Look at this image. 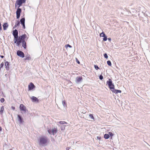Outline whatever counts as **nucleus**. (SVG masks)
Returning <instances> with one entry per match:
<instances>
[{
    "label": "nucleus",
    "mask_w": 150,
    "mask_h": 150,
    "mask_svg": "<svg viewBox=\"0 0 150 150\" xmlns=\"http://www.w3.org/2000/svg\"><path fill=\"white\" fill-rule=\"evenodd\" d=\"M106 83L108 85L109 88L111 91L114 89L115 86L111 79H109L107 81Z\"/></svg>",
    "instance_id": "obj_1"
},
{
    "label": "nucleus",
    "mask_w": 150,
    "mask_h": 150,
    "mask_svg": "<svg viewBox=\"0 0 150 150\" xmlns=\"http://www.w3.org/2000/svg\"><path fill=\"white\" fill-rule=\"evenodd\" d=\"M26 0H17L15 4L16 7V5H18V7L19 8L22 5V4L25 3Z\"/></svg>",
    "instance_id": "obj_2"
},
{
    "label": "nucleus",
    "mask_w": 150,
    "mask_h": 150,
    "mask_svg": "<svg viewBox=\"0 0 150 150\" xmlns=\"http://www.w3.org/2000/svg\"><path fill=\"white\" fill-rule=\"evenodd\" d=\"M47 142V140L44 137H41L40 138L39 144L40 146H43Z\"/></svg>",
    "instance_id": "obj_3"
},
{
    "label": "nucleus",
    "mask_w": 150,
    "mask_h": 150,
    "mask_svg": "<svg viewBox=\"0 0 150 150\" xmlns=\"http://www.w3.org/2000/svg\"><path fill=\"white\" fill-rule=\"evenodd\" d=\"M47 132L50 134L54 135V134H56L57 132V128H54L52 129H50L47 130Z\"/></svg>",
    "instance_id": "obj_4"
},
{
    "label": "nucleus",
    "mask_w": 150,
    "mask_h": 150,
    "mask_svg": "<svg viewBox=\"0 0 150 150\" xmlns=\"http://www.w3.org/2000/svg\"><path fill=\"white\" fill-rule=\"evenodd\" d=\"M13 35L14 37V40L17 41V39H18V32L16 29H15L13 31Z\"/></svg>",
    "instance_id": "obj_5"
},
{
    "label": "nucleus",
    "mask_w": 150,
    "mask_h": 150,
    "mask_svg": "<svg viewBox=\"0 0 150 150\" xmlns=\"http://www.w3.org/2000/svg\"><path fill=\"white\" fill-rule=\"evenodd\" d=\"M17 117L19 124H23L24 123V121L22 117L19 115H18Z\"/></svg>",
    "instance_id": "obj_6"
},
{
    "label": "nucleus",
    "mask_w": 150,
    "mask_h": 150,
    "mask_svg": "<svg viewBox=\"0 0 150 150\" xmlns=\"http://www.w3.org/2000/svg\"><path fill=\"white\" fill-rule=\"evenodd\" d=\"M21 12V9L18 7L16 11V18L17 19H18L20 18Z\"/></svg>",
    "instance_id": "obj_7"
},
{
    "label": "nucleus",
    "mask_w": 150,
    "mask_h": 150,
    "mask_svg": "<svg viewBox=\"0 0 150 150\" xmlns=\"http://www.w3.org/2000/svg\"><path fill=\"white\" fill-rule=\"evenodd\" d=\"M26 35L25 34H23L21 36L18 37V40L21 42L23 41H25V39L26 38Z\"/></svg>",
    "instance_id": "obj_8"
},
{
    "label": "nucleus",
    "mask_w": 150,
    "mask_h": 150,
    "mask_svg": "<svg viewBox=\"0 0 150 150\" xmlns=\"http://www.w3.org/2000/svg\"><path fill=\"white\" fill-rule=\"evenodd\" d=\"M17 54L18 56L21 58H23L24 57V53L20 50H18L17 51Z\"/></svg>",
    "instance_id": "obj_9"
},
{
    "label": "nucleus",
    "mask_w": 150,
    "mask_h": 150,
    "mask_svg": "<svg viewBox=\"0 0 150 150\" xmlns=\"http://www.w3.org/2000/svg\"><path fill=\"white\" fill-rule=\"evenodd\" d=\"M35 87V86L34 85L33 83L31 82L28 85V89L30 91L32 90Z\"/></svg>",
    "instance_id": "obj_10"
},
{
    "label": "nucleus",
    "mask_w": 150,
    "mask_h": 150,
    "mask_svg": "<svg viewBox=\"0 0 150 150\" xmlns=\"http://www.w3.org/2000/svg\"><path fill=\"white\" fill-rule=\"evenodd\" d=\"M20 108L21 111H23L25 112H26L25 107L23 104H21L20 105Z\"/></svg>",
    "instance_id": "obj_11"
},
{
    "label": "nucleus",
    "mask_w": 150,
    "mask_h": 150,
    "mask_svg": "<svg viewBox=\"0 0 150 150\" xmlns=\"http://www.w3.org/2000/svg\"><path fill=\"white\" fill-rule=\"evenodd\" d=\"M5 66L6 69V70H9L10 68V65L9 63L8 62L6 61L5 62Z\"/></svg>",
    "instance_id": "obj_12"
},
{
    "label": "nucleus",
    "mask_w": 150,
    "mask_h": 150,
    "mask_svg": "<svg viewBox=\"0 0 150 150\" xmlns=\"http://www.w3.org/2000/svg\"><path fill=\"white\" fill-rule=\"evenodd\" d=\"M113 93H115L116 94L118 93H121L122 92L120 90H118L114 88V89L112 91Z\"/></svg>",
    "instance_id": "obj_13"
},
{
    "label": "nucleus",
    "mask_w": 150,
    "mask_h": 150,
    "mask_svg": "<svg viewBox=\"0 0 150 150\" xmlns=\"http://www.w3.org/2000/svg\"><path fill=\"white\" fill-rule=\"evenodd\" d=\"M82 80V76H78L77 77L76 79V82L77 83H78L80 82V81H81Z\"/></svg>",
    "instance_id": "obj_14"
},
{
    "label": "nucleus",
    "mask_w": 150,
    "mask_h": 150,
    "mask_svg": "<svg viewBox=\"0 0 150 150\" xmlns=\"http://www.w3.org/2000/svg\"><path fill=\"white\" fill-rule=\"evenodd\" d=\"M4 30H6L8 28V25L7 23H4L3 25Z\"/></svg>",
    "instance_id": "obj_15"
},
{
    "label": "nucleus",
    "mask_w": 150,
    "mask_h": 150,
    "mask_svg": "<svg viewBox=\"0 0 150 150\" xmlns=\"http://www.w3.org/2000/svg\"><path fill=\"white\" fill-rule=\"evenodd\" d=\"M17 41H16L15 40H14V42L15 43H16L17 46H19L21 42L18 40V39H17Z\"/></svg>",
    "instance_id": "obj_16"
},
{
    "label": "nucleus",
    "mask_w": 150,
    "mask_h": 150,
    "mask_svg": "<svg viewBox=\"0 0 150 150\" xmlns=\"http://www.w3.org/2000/svg\"><path fill=\"white\" fill-rule=\"evenodd\" d=\"M22 44V47L26 49V45L25 41H23L21 42Z\"/></svg>",
    "instance_id": "obj_17"
},
{
    "label": "nucleus",
    "mask_w": 150,
    "mask_h": 150,
    "mask_svg": "<svg viewBox=\"0 0 150 150\" xmlns=\"http://www.w3.org/2000/svg\"><path fill=\"white\" fill-rule=\"evenodd\" d=\"M31 99L32 100V101L33 102H36L37 101H38V98L34 96H32L31 97Z\"/></svg>",
    "instance_id": "obj_18"
},
{
    "label": "nucleus",
    "mask_w": 150,
    "mask_h": 150,
    "mask_svg": "<svg viewBox=\"0 0 150 150\" xmlns=\"http://www.w3.org/2000/svg\"><path fill=\"white\" fill-rule=\"evenodd\" d=\"M21 23L22 25L25 24V18H22L20 20Z\"/></svg>",
    "instance_id": "obj_19"
},
{
    "label": "nucleus",
    "mask_w": 150,
    "mask_h": 150,
    "mask_svg": "<svg viewBox=\"0 0 150 150\" xmlns=\"http://www.w3.org/2000/svg\"><path fill=\"white\" fill-rule=\"evenodd\" d=\"M4 106H2L1 107V108L0 110V114L1 115H2V113L3 112V111H4Z\"/></svg>",
    "instance_id": "obj_20"
},
{
    "label": "nucleus",
    "mask_w": 150,
    "mask_h": 150,
    "mask_svg": "<svg viewBox=\"0 0 150 150\" xmlns=\"http://www.w3.org/2000/svg\"><path fill=\"white\" fill-rule=\"evenodd\" d=\"M104 137L105 139H108L110 137L109 135L108 134H105L104 135Z\"/></svg>",
    "instance_id": "obj_21"
},
{
    "label": "nucleus",
    "mask_w": 150,
    "mask_h": 150,
    "mask_svg": "<svg viewBox=\"0 0 150 150\" xmlns=\"http://www.w3.org/2000/svg\"><path fill=\"white\" fill-rule=\"evenodd\" d=\"M66 126L64 125H62L61 126V129L62 131L64 130L65 129Z\"/></svg>",
    "instance_id": "obj_22"
},
{
    "label": "nucleus",
    "mask_w": 150,
    "mask_h": 150,
    "mask_svg": "<svg viewBox=\"0 0 150 150\" xmlns=\"http://www.w3.org/2000/svg\"><path fill=\"white\" fill-rule=\"evenodd\" d=\"M105 33H104L103 32L102 33H100V37H104V36L105 35Z\"/></svg>",
    "instance_id": "obj_23"
},
{
    "label": "nucleus",
    "mask_w": 150,
    "mask_h": 150,
    "mask_svg": "<svg viewBox=\"0 0 150 150\" xmlns=\"http://www.w3.org/2000/svg\"><path fill=\"white\" fill-rule=\"evenodd\" d=\"M103 37V41H106L108 39L106 35H105Z\"/></svg>",
    "instance_id": "obj_24"
},
{
    "label": "nucleus",
    "mask_w": 150,
    "mask_h": 150,
    "mask_svg": "<svg viewBox=\"0 0 150 150\" xmlns=\"http://www.w3.org/2000/svg\"><path fill=\"white\" fill-rule=\"evenodd\" d=\"M62 104L64 107L67 106L66 103L64 100L62 101Z\"/></svg>",
    "instance_id": "obj_25"
},
{
    "label": "nucleus",
    "mask_w": 150,
    "mask_h": 150,
    "mask_svg": "<svg viewBox=\"0 0 150 150\" xmlns=\"http://www.w3.org/2000/svg\"><path fill=\"white\" fill-rule=\"evenodd\" d=\"M107 64L110 66H111L112 65V64L111 62V61L110 60H108L107 61Z\"/></svg>",
    "instance_id": "obj_26"
},
{
    "label": "nucleus",
    "mask_w": 150,
    "mask_h": 150,
    "mask_svg": "<svg viewBox=\"0 0 150 150\" xmlns=\"http://www.w3.org/2000/svg\"><path fill=\"white\" fill-rule=\"evenodd\" d=\"M89 116L93 120H94V117L93 116L92 114H90L89 115Z\"/></svg>",
    "instance_id": "obj_27"
},
{
    "label": "nucleus",
    "mask_w": 150,
    "mask_h": 150,
    "mask_svg": "<svg viewBox=\"0 0 150 150\" xmlns=\"http://www.w3.org/2000/svg\"><path fill=\"white\" fill-rule=\"evenodd\" d=\"M59 123L60 124H61L63 125L64 124H67V123L65 121H60L59 122Z\"/></svg>",
    "instance_id": "obj_28"
},
{
    "label": "nucleus",
    "mask_w": 150,
    "mask_h": 150,
    "mask_svg": "<svg viewBox=\"0 0 150 150\" xmlns=\"http://www.w3.org/2000/svg\"><path fill=\"white\" fill-rule=\"evenodd\" d=\"M31 59L30 57V55H29L25 59V60H29Z\"/></svg>",
    "instance_id": "obj_29"
},
{
    "label": "nucleus",
    "mask_w": 150,
    "mask_h": 150,
    "mask_svg": "<svg viewBox=\"0 0 150 150\" xmlns=\"http://www.w3.org/2000/svg\"><path fill=\"white\" fill-rule=\"evenodd\" d=\"M94 68L96 70H97L99 69V67H98V66L97 65H94Z\"/></svg>",
    "instance_id": "obj_30"
},
{
    "label": "nucleus",
    "mask_w": 150,
    "mask_h": 150,
    "mask_svg": "<svg viewBox=\"0 0 150 150\" xmlns=\"http://www.w3.org/2000/svg\"><path fill=\"white\" fill-rule=\"evenodd\" d=\"M146 20H144V19H143L142 20V21L143 22H144V23H146V22H147V23H149V20H148V18H146Z\"/></svg>",
    "instance_id": "obj_31"
},
{
    "label": "nucleus",
    "mask_w": 150,
    "mask_h": 150,
    "mask_svg": "<svg viewBox=\"0 0 150 150\" xmlns=\"http://www.w3.org/2000/svg\"><path fill=\"white\" fill-rule=\"evenodd\" d=\"M104 57L106 59H107L108 57V55L107 53H104L103 54Z\"/></svg>",
    "instance_id": "obj_32"
},
{
    "label": "nucleus",
    "mask_w": 150,
    "mask_h": 150,
    "mask_svg": "<svg viewBox=\"0 0 150 150\" xmlns=\"http://www.w3.org/2000/svg\"><path fill=\"white\" fill-rule=\"evenodd\" d=\"M102 74L100 75L99 76V79L100 80H102L103 79V77L102 75Z\"/></svg>",
    "instance_id": "obj_33"
},
{
    "label": "nucleus",
    "mask_w": 150,
    "mask_h": 150,
    "mask_svg": "<svg viewBox=\"0 0 150 150\" xmlns=\"http://www.w3.org/2000/svg\"><path fill=\"white\" fill-rule=\"evenodd\" d=\"M65 46V47L66 48H67L68 47H69V48H71L72 47V46L71 45H70L68 44L66 45Z\"/></svg>",
    "instance_id": "obj_34"
},
{
    "label": "nucleus",
    "mask_w": 150,
    "mask_h": 150,
    "mask_svg": "<svg viewBox=\"0 0 150 150\" xmlns=\"http://www.w3.org/2000/svg\"><path fill=\"white\" fill-rule=\"evenodd\" d=\"M108 134L109 135V136L112 137V136H113L114 134H113L112 132H109Z\"/></svg>",
    "instance_id": "obj_35"
},
{
    "label": "nucleus",
    "mask_w": 150,
    "mask_h": 150,
    "mask_svg": "<svg viewBox=\"0 0 150 150\" xmlns=\"http://www.w3.org/2000/svg\"><path fill=\"white\" fill-rule=\"evenodd\" d=\"M20 24V22L19 21H17L16 23V24L17 26H18Z\"/></svg>",
    "instance_id": "obj_36"
},
{
    "label": "nucleus",
    "mask_w": 150,
    "mask_h": 150,
    "mask_svg": "<svg viewBox=\"0 0 150 150\" xmlns=\"http://www.w3.org/2000/svg\"><path fill=\"white\" fill-rule=\"evenodd\" d=\"M5 101L4 99L3 98H1L0 100L1 102V103H3Z\"/></svg>",
    "instance_id": "obj_37"
},
{
    "label": "nucleus",
    "mask_w": 150,
    "mask_h": 150,
    "mask_svg": "<svg viewBox=\"0 0 150 150\" xmlns=\"http://www.w3.org/2000/svg\"><path fill=\"white\" fill-rule=\"evenodd\" d=\"M76 62H77V63L79 64H80V62L78 60V59L77 58H76Z\"/></svg>",
    "instance_id": "obj_38"
},
{
    "label": "nucleus",
    "mask_w": 150,
    "mask_h": 150,
    "mask_svg": "<svg viewBox=\"0 0 150 150\" xmlns=\"http://www.w3.org/2000/svg\"><path fill=\"white\" fill-rule=\"evenodd\" d=\"M4 65V63L3 62H2L0 64V68H2L3 67V66Z\"/></svg>",
    "instance_id": "obj_39"
},
{
    "label": "nucleus",
    "mask_w": 150,
    "mask_h": 150,
    "mask_svg": "<svg viewBox=\"0 0 150 150\" xmlns=\"http://www.w3.org/2000/svg\"><path fill=\"white\" fill-rule=\"evenodd\" d=\"M11 108L13 110H14L15 109V107L13 106H11Z\"/></svg>",
    "instance_id": "obj_40"
},
{
    "label": "nucleus",
    "mask_w": 150,
    "mask_h": 150,
    "mask_svg": "<svg viewBox=\"0 0 150 150\" xmlns=\"http://www.w3.org/2000/svg\"><path fill=\"white\" fill-rule=\"evenodd\" d=\"M23 26V28L24 29H25V24H23V25H22Z\"/></svg>",
    "instance_id": "obj_41"
},
{
    "label": "nucleus",
    "mask_w": 150,
    "mask_h": 150,
    "mask_svg": "<svg viewBox=\"0 0 150 150\" xmlns=\"http://www.w3.org/2000/svg\"><path fill=\"white\" fill-rule=\"evenodd\" d=\"M97 139H98L100 140V137H99V136H97Z\"/></svg>",
    "instance_id": "obj_42"
},
{
    "label": "nucleus",
    "mask_w": 150,
    "mask_h": 150,
    "mask_svg": "<svg viewBox=\"0 0 150 150\" xmlns=\"http://www.w3.org/2000/svg\"><path fill=\"white\" fill-rule=\"evenodd\" d=\"M108 41L110 42H111V38H108Z\"/></svg>",
    "instance_id": "obj_43"
},
{
    "label": "nucleus",
    "mask_w": 150,
    "mask_h": 150,
    "mask_svg": "<svg viewBox=\"0 0 150 150\" xmlns=\"http://www.w3.org/2000/svg\"><path fill=\"white\" fill-rule=\"evenodd\" d=\"M17 26L16 25H15L13 27V29H14V28H16V27Z\"/></svg>",
    "instance_id": "obj_44"
},
{
    "label": "nucleus",
    "mask_w": 150,
    "mask_h": 150,
    "mask_svg": "<svg viewBox=\"0 0 150 150\" xmlns=\"http://www.w3.org/2000/svg\"><path fill=\"white\" fill-rule=\"evenodd\" d=\"M0 57L2 58H4V56H3V55H0Z\"/></svg>",
    "instance_id": "obj_45"
},
{
    "label": "nucleus",
    "mask_w": 150,
    "mask_h": 150,
    "mask_svg": "<svg viewBox=\"0 0 150 150\" xmlns=\"http://www.w3.org/2000/svg\"><path fill=\"white\" fill-rule=\"evenodd\" d=\"M70 148H69V147H68L67 148H66V150H69V149Z\"/></svg>",
    "instance_id": "obj_46"
},
{
    "label": "nucleus",
    "mask_w": 150,
    "mask_h": 150,
    "mask_svg": "<svg viewBox=\"0 0 150 150\" xmlns=\"http://www.w3.org/2000/svg\"><path fill=\"white\" fill-rule=\"evenodd\" d=\"M2 130V128L0 126V132Z\"/></svg>",
    "instance_id": "obj_47"
},
{
    "label": "nucleus",
    "mask_w": 150,
    "mask_h": 150,
    "mask_svg": "<svg viewBox=\"0 0 150 150\" xmlns=\"http://www.w3.org/2000/svg\"><path fill=\"white\" fill-rule=\"evenodd\" d=\"M52 141H55V140L54 139H52Z\"/></svg>",
    "instance_id": "obj_48"
}]
</instances>
